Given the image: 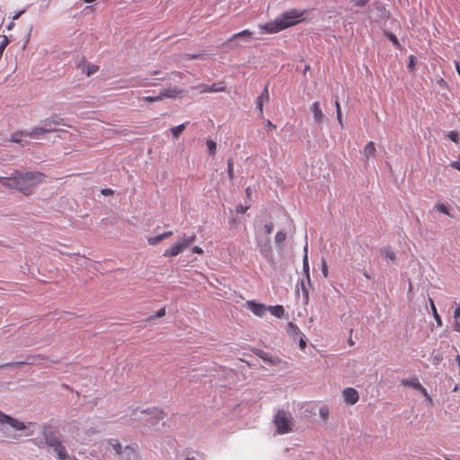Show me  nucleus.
<instances>
[{
	"mask_svg": "<svg viewBox=\"0 0 460 460\" xmlns=\"http://www.w3.org/2000/svg\"><path fill=\"white\" fill-rule=\"evenodd\" d=\"M45 174L40 172L14 171L10 176H0V183L7 188L14 189L29 196L34 188L43 182Z\"/></svg>",
	"mask_w": 460,
	"mask_h": 460,
	"instance_id": "nucleus-1",
	"label": "nucleus"
},
{
	"mask_svg": "<svg viewBox=\"0 0 460 460\" xmlns=\"http://www.w3.org/2000/svg\"><path fill=\"white\" fill-rule=\"evenodd\" d=\"M304 13V11L290 10L279 15L274 21L260 25V28L267 33H277L300 22Z\"/></svg>",
	"mask_w": 460,
	"mask_h": 460,
	"instance_id": "nucleus-2",
	"label": "nucleus"
},
{
	"mask_svg": "<svg viewBox=\"0 0 460 460\" xmlns=\"http://www.w3.org/2000/svg\"><path fill=\"white\" fill-rule=\"evenodd\" d=\"M274 424L279 434H287L292 431L293 418L284 410H279L274 418Z\"/></svg>",
	"mask_w": 460,
	"mask_h": 460,
	"instance_id": "nucleus-3",
	"label": "nucleus"
},
{
	"mask_svg": "<svg viewBox=\"0 0 460 460\" xmlns=\"http://www.w3.org/2000/svg\"><path fill=\"white\" fill-rule=\"evenodd\" d=\"M42 436L44 442L47 446L52 447L57 455H61L63 452V447L58 436L52 429L50 426H44L42 429Z\"/></svg>",
	"mask_w": 460,
	"mask_h": 460,
	"instance_id": "nucleus-4",
	"label": "nucleus"
},
{
	"mask_svg": "<svg viewBox=\"0 0 460 460\" xmlns=\"http://www.w3.org/2000/svg\"><path fill=\"white\" fill-rule=\"evenodd\" d=\"M196 240V235L192 234L189 237L185 235L181 238V241L172 245L169 249L165 250L164 252V257H175L182 252L187 247H189L194 241Z\"/></svg>",
	"mask_w": 460,
	"mask_h": 460,
	"instance_id": "nucleus-5",
	"label": "nucleus"
},
{
	"mask_svg": "<svg viewBox=\"0 0 460 460\" xmlns=\"http://www.w3.org/2000/svg\"><path fill=\"white\" fill-rule=\"evenodd\" d=\"M65 125L64 119L58 116H52L45 119L41 121V127L43 131L47 133L55 132L58 130V127Z\"/></svg>",
	"mask_w": 460,
	"mask_h": 460,
	"instance_id": "nucleus-6",
	"label": "nucleus"
},
{
	"mask_svg": "<svg viewBox=\"0 0 460 460\" xmlns=\"http://www.w3.org/2000/svg\"><path fill=\"white\" fill-rule=\"evenodd\" d=\"M0 423L1 424H8L10 427L13 428L15 430H23L25 429V425L23 422L19 421L18 420L6 415L5 413L0 411Z\"/></svg>",
	"mask_w": 460,
	"mask_h": 460,
	"instance_id": "nucleus-7",
	"label": "nucleus"
},
{
	"mask_svg": "<svg viewBox=\"0 0 460 460\" xmlns=\"http://www.w3.org/2000/svg\"><path fill=\"white\" fill-rule=\"evenodd\" d=\"M142 413L147 416L146 420L154 425L164 420L165 417V413L163 411L155 408L153 410L144 411Z\"/></svg>",
	"mask_w": 460,
	"mask_h": 460,
	"instance_id": "nucleus-8",
	"label": "nucleus"
},
{
	"mask_svg": "<svg viewBox=\"0 0 460 460\" xmlns=\"http://www.w3.org/2000/svg\"><path fill=\"white\" fill-rule=\"evenodd\" d=\"M344 402L349 405L356 404L359 400V394L355 388L347 387L342 391Z\"/></svg>",
	"mask_w": 460,
	"mask_h": 460,
	"instance_id": "nucleus-9",
	"label": "nucleus"
},
{
	"mask_svg": "<svg viewBox=\"0 0 460 460\" xmlns=\"http://www.w3.org/2000/svg\"><path fill=\"white\" fill-rule=\"evenodd\" d=\"M245 307L251 310L253 314L259 317H262L268 310V307L265 305L256 303L252 300L247 301L245 303Z\"/></svg>",
	"mask_w": 460,
	"mask_h": 460,
	"instance_id": "nucleus-10",
	"label": "nucleus"
},
{
	"mask_svg": "<svg viewBox=\"0 0 460 460\" xmlns=\"http://www.w3.org/2000/svg\"><path fill=\"white\" fill-rule=\"evenodd\" d=\"M270 101V94L268 84H266L265 88L261 92V95L256 100V106L259 111L260 117L263 116V102H268Z\"/></svg>",
	"mask_w": 460,
	"mask_h": 460,
	"instance_id": "nucleus-11",
	"label": "nucleus"
},
{
	"mask_svg": "<svg viewBox=\"0 0 460 460\" xmlns=\"http://www.w3.org/2000/svg\"><path fill=\"white\" fill-rule=\"evenodd\" d=\"M183 90L177 87L166 88L160 92L162 100L164 99H176L181 95Z\"/></svg>",
	"mask_w": 460,
	"mask_h": 460,
	"instance_id": "nucleus-12",
	"label": "nucleus"
},
{
	"mask_svg": "<svg viewBox=\"0 0 460 460\" xmlns=\"http://www.w3.org/2000/svg\"><path fill=\"white\" fill-rule=\"evenodd\" d=\"M310 110L314 114V121L317 123H322L324 119V114L322 111L321 105L319 102H314L310 106Z\"/></svg>",
	"mask_w": 460,
	"mask_h": 460,
	"instance_id": "nucleus-13",
	"label": "nucleus"
},
{
	"mask_svg": "<svg viewBox=\"0 0 460 460\" xmlns=\"http://www.w3.org/2000/svg\"><path fill=\"white\" fill-rule=\"evenodd\" d=\"M256 355L259 356L264 362L269 363L270 365L278 366L280 363V358L279 357L272 356L262 350H258Z\"/></svg>",
	"mask_w": 460,
	"mask_h": 460,
	"instance_id": "nucleus-14",
	"label": "nucleus"
},
{
	"mask_svg": "<svg viewBox=\"0 0 460 460\" xmlns=\"http://www.w3.org/2000/svg\"><path fill=\"white\" fill-rule=\"evenodd\" d=\"M253 32L250 30H243L240 32L234 33L232 35V37L228 40L229 42L234 41L236 39H243L246 41H250L252 38Z\"/></svg>",
	"mask_w": 460,
	"mask_h": 460,
	"instance_id": "nucleus-15",
	"label": "nucleus"
},
{
	"mask_svg": "<svg viewBox=\"0 0 460 460\" xmlns=\"http://www.w3.org/2000/svg\"><path fill=\"white\" fill-rule=\"evenodd\" d=\"M376 154V146L373 141H369L366 144L363 149V155L366 157V159H369L370 157H373Z\"/></svg>",
	"mask_w": 460,
	"mask_h": 460,
	"instance_id": "nucleus-16",
	"label": "nucleus"
},
{
	"mask_svg": "<svg viewBox=\"0 0 460 460\" xmlns=\"http://www.w3.org/2000/svg\"><path fill=\"white\" fill-rule=\"evenodd\" d=\"M47 132L43 131L41 126L33 127L30 131H26L25 137H29L31 138H40L41 135L46 134Z\"/></svg>",
	"mask_w": 460,
	"mask_h": 460,
	"instance_id": "nucleus-17",
	"label": "nucleus"
},
{
	"mask_svg": "<svg viewBox=\"0 0 460 460\" xmlns=\"http://www.w3.org/2000/svg\"><path fill=\"white\" fill-rule=\"evenodd\" d=\"M401 384L403 386L412 387L416 390H418L420 387H421V384L420 383L419 379L416 377L411 378V379H406V378L402 379Z\"/></svg>",
	"mask_w": 460,
	"mask_h": 460,
	"instance_id": "nucleus-18",
	"label": "nucleus"
},
{
	"mask_svg": "<svg viewBox=\"0 0 460 460\" xmlns=\"http://www.w3.org/2000/svg\"><path fill=\"white\" fill-rule=\"evenodd\" d=\"M268 310L270 314L278 318H282L285 314V309L282 305L269 306Z\"/></svg>",
	"mask_w": 460,
	"mask_h": 460,
	"instance_id": "nucleus-19",
	"label": "nucleus"
},
{
	"mask_svg": "<svg viewBox=\"0 0 460 460\" xmlns=\"http://www.w3.org/2000/svg\"><path fill=\"white\" fill-rule=\"evenodd\" d=\"M260 246V252L265 255L268 256L271 253V246H270V240L267 239L263 243H259Z\"/></svg>",
	"mask_w": 460,
	"mask_h": 460,
	"instance_id": "nucleus-20",
	"label": "nucleus"
},
{
	"mask_svg": "<svg viewBox=\"0 0 460 460\" xmlns=\"http://www.w3.org/2000/svg\"><path fill=\"white\" fill-rule=\"evenodd\" d=\"M129 85L131 87H147V86H150L151 84L147 82V79L132 78L129 81Z\"/></svg>",
	"mask_w": 460,
	"mask_h": 460,
	"instance_id": "nucleus-21",
	"label": "nucleus"
},
{
	"mask_svg": "<svg viewBox=\"0 0 460 460\" xmlns=\"http://www.w3.org/2000/svg\"><path fill=\"white\" fill-rule=\"evenodd\" d=\"M226 91V85L223 82H220L218 84H213L212 85H208V93H218V92H225Z\"/></svg>",
	"mask_w": 460,
	"mask_h": 460,
	"instance_id": "nucleus-22",
	"label": "nucleus"
},
{
	"mask_svg": "<svg viewBox=\"0 0 460 460\" xmlns=\"http://www.w3.org/2000/svg\"><path fill=\"white\" fill-rule=\"evenodd\" d=\"M26 131H17L11 135L10 141L22 144V137H25Z\"/></svg>",
	"mask_w": 460,
	"mask_h": 460,
	"instance_id": "nucleus-23",
	"label": "nucleus"
},
{
	"mask_svg": "<svg viewBox=\"0 0 460 460\" xmlns=\"http://www.w3.org/2000/svg\"><path fill=\"white\" fill-rule=\"evenodd\" d=\"M429 304H430V307H431V310H432L433 316H434L438 325L441 326L442 325V320H441L439 314H438V311H437V308L435 306L434 301H433L432 298H429Z\"/></svg>",
	"mask_w": 460,
	"mask_h": 460,
	"instance_id": "nucleus-24",
	"label": "nucleus"
},
{
	"mask_svg": "<svg viewBox=\"0 0 460 460\" xmlns=\"http://www.w3.org/2000/svg\"><path fill=\"white\" fill-rule=\"evenodd\" d=\"M185 128H186V124H185V123H183V124H181V125H179V126H177V127H173V128H171V131H172V133L173 137H174L175 138H178V137L180 136V134H181V133L183 132V130L185 129Z\"/></svg>",
	"mask_w": 460,
	"mask_h": 460,
	"instance_id": "nucleus-25",
	"label": "nucleus"
},
{
	"mask_svg": "<svg viewBox=\"0 0 460 460\" xmlns=\"http://www.w3.org/2000/svg\"><path fill=\"white\" fill-rule=\"evenodd\" d=\"M382 254L386 261H394L396 258L395 253L391 249H385L382 251Z\"/></svg>",
	"mask_w": 460,
	"mask_h": 460,
	"instance_id": "nucleus-26",
	"label": "nucleus"
},
{
	"mask_svg": "<svg viewBox=\"0 0 460 460\" xmlns=\"http://www.w3.org/2000/svg\"><path fill=\"white\" fill-rule=\"evenodd\" d=\"M98 70H99V66L97 65L88 63L86 65L85 74L87 76H90V75L95 74Z\"/></svg>",
	"mask_w": 460,
	"mask_h": 460,
	"instance_id": "nucleus-27",
	"label": "nucleus"
},
{
	"mask_svg": "<svg viewBox=\"0 0 460 460\" xmlns=\"http://www.w3.org/2000/svg\"><path fill=\"white\" fill-rule=\"evenodd\" d=\"M207 147L210 155H215L217 152V144L215 141L208 139L207 140Z\"/></svg>",
	"mask_w": 460,
	"mask_h": 460,
	"instance_id": "nucleus-28",
	"label": "nucleus"
},
{
	"mask_svg": "<svg viewBox=\"0 0 460 460\" xmlns=\"http://www.w3.org/2000/svg\"><path fill=\"white\" fill-rule=\"evenodd\" d=\"M303 266L304 270L307 276H309V264H308V258H307V243H305V256L303 260Z\"/></svg>",
	"mask_w": 460,
	"mask_h": 460,
	"instance_id": "nucleus-29",
	"label": "nucleus"
},
{
	"mask_svg": "<svg viewBox=\"0 0 460 460\" xmlns=\"http://www.w3.org/2000/svg\"><path fill=\"white\" fill-rule=\"evenodd\" d=\"M287 238V234L284 231H279L275 234V242L279 244L282 243Z\"/></svg>",
	"mask_w": 460,
	"mask_h": 460,
	"instance_id": "nucleus-30",
	"label": "nucleus"
},
{
	"mask_svg": "<svg viewBox=\"0 0 460 460\" xmlns=\"http://www.w3.org/2000/svg\"><path fill=\"white\" fill-rule=\"evenodd\" d=\"M227 174L230 180L234 179V161L233 159H228L227 161Z\"/></svg>",
	"mask_w": 460,
	"mask_h": 460,
	"instance_id": "nucleus-31",
	"label": "nucleus"
},
{
	"mask_svg": "<svg viewBox=\"0 0 460 460\" xmlns=\"http://www.w3.org/2000/svg\"><path fill=\"white\" fill-rule=\"evenodd\" d=\"M60 460H77L75 456H68L65 447H63V452L61 455H57Z\"/></svg>",
	"mask_w": 460,
	"mask_h": 460,
	"instance_id": "nucleus-32",
	"label": "nucleus"
},
{
	"mask_svg": "<svg viewBox=\"0 0 460 460\" xmlns=\"http://www.w3.org/2000/svg\"><path fill=\"white\" fill-rule=\"evenodd\" d=\"M162 241H163V238H162L161 234H158V235L153 236V237H149L147 239V242L150 245H156Z\"/></svg>",
	"mask_w": 460,
	"mask_h": 460,
	"instance_id": "nucleus-33",
	"label": "nucleus"
},
{
	"mask_svg": "<svg viewBox=\"0 0 460 460\" xmlns=\"http://www.w3.org/2000/svg\"><path fill=\"white\" fill-rule=\"evenodd\" d=\"M319 414L321 418L326 421L329 416V410L326 406H323L320 408Z\"/></svg>",
	"mask_w": 460,
	"mask_h": 460,
	"instance_id": "nucleus-34",
	"label": "nucleus"
},
{
	"mask_svg": "<svg viewBox=\"0 0 460 460\" xmlns=\"http://www.w3.org/2000/svg\"><path fill=\"white\" fill-rule=\"evenodd\" d=\"M385 35L394 43V46H396L397 48L401 47V45H400V43L398 41V39L396 38V36L394 33H392V32H385Z\"/></svg>",
	"mask_w": 460,
	"mask_h": 460,
	"instance_id": "nucleus-35",
	"label": "nucleus"
},
{
	"mask_svg": "<svg viewBox=\"0 0 460 460\" xmlns=\"http://www.w3.org/2000/svg\"><path fill=\"white\" fill-rule=\"evenodd\" d=\"M192 88L198 90L200 93H208V85L205 84L195 85Z\"/></svg>",
	"mask_w": 460,
	"mask_h": 460,
	"instance_id": "nucleus-36",
	"label": "nucleus"
},
{
	"mask_svg": "<svg viewBox=\"0 0 460 460\" xmlns=\"http://www.w3.org/2000/svg\"><path fill=\"white\" fill-rule=\"evenodd\" d=\"M111 444V447L112 448L115 450V452L118 454V455H121L122 454V446L120 445L119 442L118 441H113Z\"/></svg>",
	"mask_w": 460,
	"mask_h": 460,
	"instance_id": "nucleus-37",
	"label": "nucleus"
},
{
	"mask_svg": "<svg viewBox=\"0 0 460 460\" xmlns=\"http://www.w3.org/2000/svg\"><path fill=\"white\" fill-rule=\"evenodd\" d=\"M144 100L147 102H160L162 100L161 93H159L157 96H146Z\"/></svg>",
	"mask_w": 460,
	"mask_h": 460,
	"instance_id": "nucleus-38",
	"label": "nucleus"
},
{
	"mask_svg": "<svg viewBox=\"0 0 460 460\" xmlns=\"http://www.w3.org/2000/svg\"><path fill=\"white\" fill-rule=\"evenodd\" d=\"M274 225L272 222H268L264 225L263 229L266 234H270L273 231Z\"/></svg>",
	"mask_w": 460,
	"mask_h": 460,
	"instance_id": "nucleus-39",
	"label": "nucleus"
},
{
	"mask_svg": "<svg viewBox=\"0 0 460 460\" xmlns=\"http://www.w3.org/2000/svg\"><path fill=\"white\" fill-rule=\"evenodd\" d=\"M368 2H369V0H352L351 1L353 5L358 6V7H364L367 4Z\"/></svg>",
	"mask_w": 460,
	"mask_h": 460,
	"instance_id": "nucleus-40",
	"label": "nucleus"
},
{
	"mask_svg": "<svg viewBox=\"0 0 460 460\" xmlns=\"http://www.w3.org/2000/svg\"><path fill=\"white\" fill-rule=\"evenodd\" d=\"M436 208H437V209H438L439 212L444 213V214H446V215H449L448 209H447V208L444 204H442V203H438V204L436 205Z\"/></svg>",
	"mask_w": 460,
	"mask_h": 460,
	"instance_id": "nucleus-41",
	"label": "nucleus"
},
{
	"mask_svg": "<svg viewBox=\"0 0 460 460\" xmlns=\"http://www.w3.org/2000/svg\"><path fill=\"white\" fill-rule=\"evenodd\" d=\"M448 137L455 143H458L459 141V135L456 131H450Z\"/></svg>",
	"mask_w": 460,
	"mask_h": 460,
	"instance_id": "nucleus-42",
	"label": "nucleus"
},
{
	"mask_svg": "<svg viewBox=\"0 0 460 460\" xmlns=\"http://www.w3.org/2000/svg\"><path fill=\"white\" fill-rule=\"evenodd\" d=\"M322 273L324 278L328 277V266L324 259L322 260Z\"/></svg>",
	"mask_w": 460,
	"mask_h": 460,
	"instance_id": "nucleus-43",
	"label": "nucleus"
},
{
	"mask_svg": "<svg viewBox=\"0 0 460 460\" xmlns=\"http://www.w3.org/2000/svg\"><path fill=\"white\" fill-rule=\"evenodd\" d=\"M418 391H420L424 396L425 398L429 401V402H432V399L431 397L429 396L428 391L426 390V388L421 385V387H420L418 389Z\"/></svg>",
	"mask_w": 460,
	"mask_h": 460,
	"instance_id": "nucleus-44",
	"label": "nucleus"
},
{
	"mask_svg": "<svg viewBox=\"0 0 460 460\" xmlns=\"http://www.w3.org/2000/svg\"><path fill=\"white\" fill-rule=\"evenodd\" d=\"M27 362H24V361H20V362H15V363H6V364H3L0 366V369L1 368H4V367H12V366H22V365H24L26 364Z\"/></svg>",
	"mask_w": 460,
	"mask_h": 460,
	"instance_id": "nucleus-45",
	"label": "nucleus"
},
{
	"mask_svg": "<svg viewBox=\"0 0 460 460\" xmlns=\"http://www.w3.org/2000/svg\"><path fill=\"white\" fill-rule=\"evenodd\" d=\"M414 67H415V58L413 56H410L409 58V63H408V68L411 70V71H413L414 70Z\"/></svg>",
	"mask_w": 460,
	"mask_h": 460,
	"instance_id": "nucleus-46",
	"label": "nucleus"
},
{
	"mask_svg": "<svg viewBox=\"0 0 460 460\" xmlns=\"http://www.w3.org/2000/svg\"><path fill=\"white\" fill-rule=\"evenodd\" d=\"M249 207L248 206H243V205H239L236 207V212L237 213H245L247 210H248Z\"/></svg>",
	"mask_w": 460,
	"mask_h": 460,
	"instance_id": "nucleus-47",
	"label": "nucleus"
},
{
	"mask_svg": "<svg viewBox=\"0 0 460 460\" xmlns=\"http://www.w3.org/2000/svg\"><path fill=\"white\" fill-rule=\"evenodd\" d=\"M164 315H165V308L164 307L160 308L155 314V317H157V318L164 317Z\"/></svg>",
	"mask_w": 460,
	"mask_h": 460,
	"instance_id": "nucleus-48",
	"label": "nucleus"
},
{
	"mask_svg": "<svg viewBox=\"0 0 460 460\" xmlns=\"http://www.w3.org/2000/svg\"><path fill=\"white\" fill-rule=\"evenodd\" d=\"M288 331H292V332H296L298 331V328L296 324H294L293 323H288Z\"/></svg>",
	"mask_w": 460,
	"mask_h": 460,
	"instance_id": "nucleus-49",
	"label": "nucleus"
},
{
	"mask_svg": "<svg viewBox=\"0 0 460 460\" xmlns=\"http://www.w3.org/2000/svg\"><path fill=\"white\" fill-rule=\"evenodd\" d=\"M337 119H338L340 126L342 128L343 127V119H342V116H341V111H339L337 112Z\"/></svg>",
	"mask_w": 460,
	"mask_h": 460,
	"instance_id": "nucleus-50",
	"label": "nucleus"
},
{
	"mask_svg": "<svg viewBox=\"0 0 460 460\" xmlns=\"http://www.w3.org/2000/svg\"><path fill=\"white\" fill-rule=\"evenodd\" d=\"M192 252L194 253H197V254H202L203 253V250L199 246H193L192 247Z\"/></svg>",
	"mask_w": 460,
	"mask_h": 460,
	"instance_id": "nucleus-51",
	"label": "nucleus"
},
{
	"mask_svg": "<svg viewBox=\"0 0 460 460\" xmlns=\"http://www.w3.org/2000/svg\"><path fill=\"white\" fill-rule=\"evenodd\" d=\"M450 165L460 172V161H454Z\"/></svg>",
	"mask_w": 460,
	"mask_h": 460,
	"instance_id": "nucleus-52",
	"label": "nucleus"
},
{
	"mask_svg": "<svg viewBox=\"0 0 460 460\" xmlns=\"http://www.w3.org/2000/svg\"><path fill=\"white\" fill-rule=\"evenodd\" d=\"M161 235H162V238L164 240V239H166V238L172 236V231H168V232L161 234Z\"/></svg>",
	"mask_w": 460,
	"mask_h": 460,
	"instance_id": "nucleus-53",
	"label": "nucleus"
},
{
	"mask_svg": "<svg viewBox=\"0 0 460 460\" xmlns=\"http://www.w3.org/2000/svg\"><path fill=\"white\" fill-rule=\"evenodd\" d=\"M306 346V342L304 340V338H301L300 341H299V347L301 349H304Z\"/></svg>",
	"mask_w": 460,
	"mask_h": 460,
	"instance_id": "nucleus-54",
	"label": "nucleus"
},
{
	"mask_svg": "<svg viewBox=\"0 0 460 460\" xmlns=\"http://www.w3.org/2000/svg\"><path fill=\"white\" fill-rule=\"evenodd\" d=\"M245 193H246V196L248 199H250L252 197V190L251 187H247L246 190H245Z\"/></svg>",
	"mask_w": 460,
	"mask_h": 460,
	"instance_id": "nucleus-55",
	"label": "nucleus"
},
{
	"mask_svg": "<svg viewBox=\"0 0 460 460\" xmlns=\"http://www.w3.org/2000/svg\"><path fill=\"white\" fill-rule=\"evenodd\" d=\"M102 193L104 194V195H110V194L113 193V190H111V189H104V190H102Z\"/></svg>",
	"mask_w": 460,
	"mask_h": 460,
	"instance_id": "nucleus-56",
	"label": "nucleus"
},
{
	"mask_svg": "<svg viewBox=\"0 0 460 460\" xmlns=\"http://www.w3.org/2000/svg\"><path fill=\"white\" fill-rule=\"evenodd\" d=\"M23 13H24V11L18 12L15 15H13V20L18 19L21 16V14Z\"/></svg>",
	"mask_w": 460,
	"mask_h": 460,
	"instance_id": "nucleus-57",
	"label": "nucleus"
},
{
	"mask_svg": "<svg viewBox=\"0 0 460 460\" xmlns=\"http://www.w3.org/2000/svg\"><path fill=\"white\" fill-rule=\"evenodd\" d=\"M335 108H336V111L338 112L339 111H341V105H340V102L336 100L335 101Z\"/></svg>",
	"mask_w": 460,
	"mask_h": 460,
	"instance_id": "nucleus-58",
	"label": "nucleus"
},
{
	"mask_svg": "<svg viewBox=\"0 0 460 460\" xmlns=\"http://www.w3.org/2000/svg\"><path fill=\"white\" fill-rule=\"evenodd\" d=\"M172 75L178 76L179 78H182L183 74L181 72L175 71V72H172Z\"/></svg>",
	"mask_w": 460,
	"mask_h": 460,
	"instance_id": "nucleus-59",
	"label": "nucleus"
},
{
	"mask_svg": "<svg viewBox=\"0 0 460 460\" xmlns=\"http://www.w3.org/2000/svg\"><path fill=\"white\" fill-rule=\"evenodd\" d=\"M267 125H268L270 128H276V125H274L270 120H268V121H267Z\"/></svg>",
	"mask_w": 460,
	"mask_h": 460,
	"instance_id": "nucleus-60",
	"label": "nucleus"
},
{
	"mask_svg": "<svg viewBox=\"0 0 460 460\" xmlns=\"http://www.w3.org/2000/svg\"><path fill=\"white\" fill-rule=\"evenodd\" d=\"M199 58V55H187V58L188 59H194V58Z\"/></svg>",
	"mask_w": 460,
	"mask_h": 460,
	"instance_id": "nucleus-61",
	"label": "nucleus"
},
{
	"mask_svg": "<svg viewBox=\"0 0 460 460\" xmlns=\"http://www.w3.org/2000/svg\"><path fill=\"white\" fill-rule=\"evenodd\" d=\"M125 450H126V451H127V450H128V451H130V452H132V453H134V452H135V449H134L133 447H125Z\"/></svg>",
	"mask_w": 460,
	"mask_h": 460,
	"instance_id": "nucleus-62",
	"label": "nucleus"
},
{
	"mask_svg": "<svg viewBox=\"0 0 460 460\" xmlns=\"http://www.w3.org/2000/svg\"><path fill=\"white\" fill-rule=\"evenodd\" d=\"M455 316H456V317L460 316V308H457V309L455 311Z\"/></svg>",
	"mask_w": 460,
	"mask_h": 460,
	"instance_id": "nucleus-63",
	"label": "nucleus"
},
{
	"mask_svg": "<svg viewBox=\"0 0 460 460\" xmlns=\"http://www.w3.org/2000/svg\"><path fill=\"white\" fill-rule=\"evenodd\" d=\"M159 74V71H153L150 73L151 75H158Z\"/></svg>",
	"mask_w": 460,
	"mask_h": 460,
	"instance_id": "nucleus-64",
	"label": "nucleus"
}]
</instances>
